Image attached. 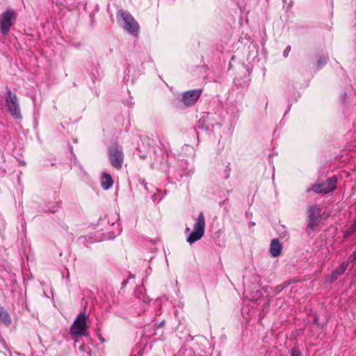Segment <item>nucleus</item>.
<instances>
[{"label":"nucleus","instance_id":"obj_1","mask_svg":"<svg viewBox=\"0 0 356 356\" xmlns=\"http://www.w3.org/2000/svg\"><path fill=\"white\" fill-rule=\"evenodd\" d=\"M88 315L85 312H81L74 320L70 333L72 337L76 338L80 336H87L88 325H87Z\"/></svg>","mask_w":356,"mask_h":356},{"label":"nucleus","instance_id":"obj_2","mask_svg":"<svg viewBox=\"0 0 356 356\" xmlns=\"http://www.w3.org/2000/svg\"><path fill=\"white\" fill-rule=\"evenodd\" d=\"M117 15L122 19L123 22L122 27L126 31L134 35L138 34L140 26L130 13L124 10H120L118 11Z\"/></svg>","mask_w":356,"mask_h":356},{"label":"nucleus","instance_id":"obj_3","mask_svg":"<svg viewBox=\"0 0 356 356\" xmlns=\"http://www.w3.org/2000/svg\"><path fill=\"white\" fill-rule=\"evenodd\" d=\"M205 218L202 212H200L198 217L195 219L193 231L187 237V242L190 244L200 240L204 234Z\"/></svg>","mask_w":356,"mask_h":356},{"label":"nucleus","instance_id":"obj_4","mask_svg":"<svg viewBox=\"0 0 356 356\" xmlns=\"http://www.w3.org/2000/svg\"><path fill=\"white\" fill-rule=\"evenodd\" d=\"M325 214L323 209L319 206L315 204L310 206L308 208L307 216L308 222L307 228L309 230L314 231L315 229L318 226L319 219Z\"/></svg>","mask_w":356,"mask_h":356},{"label":"nucleus","instance_id":"obj_5","mask_svg":"<svg viewBox=\"0 0 356 356\" xmlns=\"http://www.w3.org/2000/svg\"><path fill=\"white\" fill-rule=\"evenodd\" d=\"M337 183V179L335 176H333L323 183L313 185L312 188L307 189V192L312 191L316 193L327 194L336 188Z\"/></svg>","mask_w":356,"mask_h":356},{"label":"nucleus","instance_id":"obj_6","mask_svg":"<svg viewBox=\"0 0 356 356\" xmlns=\"http://www.w3.org/2000/svg\"><path fill=\"white\" fill-rule=\"evenodd\" d=\"M16 18L17 14L13 10H7L0 15V31L2 34L8 33Z\"/></svg>","mask_w":356,"mask_h":356},{"label":"nucleus","instance_id":"obj_7","mask_svg":"<svg viewBox=\"0 0 356 356\" xmlns=\"http://www.w3.org/2000/svg\"><path fill=\"white\" fill-rule=\"evenodd\" d=\"M6 103L12 116L16 119H21L22 115L17 97L16 95L13 93L10 90H8L7 91Z\"/></svg>","mask_w":356,"mask_h":356},{"label":"nucleus","instance_id":"obj_8","mask_svg":"<svg viewBox=\"0 0 356 356\" xmlns=\"http://www.w3.org/2000/svg\"><path fill=\"white\" fill-rule=\"evenodd\" d=\"M109 160L112 165L116 169H120L124 160L122 147L116 145L109 149Z\"/></svg>","mask_w":356,"mask_h":356},{"label":"nucleus","instance_id":"obj_9","mask_svg":"<svg viewBox=\"0 0 356 356\" xmlns=\"http://www.w3.org/2000/svg\"><path fill=\"white\" fill-rule=\"evenodd\" d=\"M201 89L188 90L183 94L182 102L186 106H191L195 104L202 94Z\"/></svg>","mask_w":356,"mask_h":356},{"label":"nucleus","instance_id":"obj_10","mask_svg":"<svg viewBox=\"0 0 356 356\" xmlns=\"http://www.w3.org/2000/svg\"><path fill=\"white\" fill-rule=\"evenodd\" d=\"M282 248V244L276 238L273 239L270 245V253L272 257H276L280 254Z\"/></svg>","mask_w":356,"mask_h":356},{"label":"nucleus","instance_id":"obj_11","mask_svg":"<svg viewBox=\"0 0 356 356\" xmlns=\"http://www.w3.org/2000/svg\"><path fill=\"white\" fill-rule=\"evenodd\" d=\"M113 180L111 176L106 172H103L101 177V186L104 190H108L112 187Z\"/></svg>","mask_w":356,"mask_h":356},{"label":"nucleus","instance_id":"obj_12","mask_svg":"<svg viewBox=\"0 0 356 356\" xmlns=\"http://www.w3.org/2000/svg\"><path fill=\"white\" fill-rule=\"evenodd\" d=\"M0 323H3L6 325L10 323L9 315L3 307H0Z\"/></svg>","mask_w":356,"mask_h":356},{"label":"nucleus","instance_id":"obj_13","mask_svg":"<svg viewBox=\"0 0 356 356\" xmlns=\"http://www.w3.org/2000/svg\"><path fill=\"white\" fill-rule=\"evenodd\" d=\"M348 262H343L341 264V266L335 270V274H338L339 275H342L348 268Z\"/></svg>","mask_w":356,"mask_h":356},{"label":"nucleus","instance_id":"obj_14","mask_svg":"<svg viewBox=\"0 0 356 356\" xmlns=\"http://www.w3.org/2000/svg\"><path fill=\"white\" fill-rule=\"evenodd\" d=\"M327 56H322L319 57V58L317 60V67L318 69L323 67L327 63Z\"/></svg>","mask_w":356,"mask_h":356},{"label":"nucleus","instance_id":"obj_15","mask_svg":"<svg viewBox=\"0 0 356 356\" xmlns=\"http://www.w3.org/2000/svg\"><path fill=\"white\" fill-rule=\"evenodd\" d=\"M355 260H356V250L349 256L346 262H348V264L349 263H352V262L355 261Z\"/></svg>","mask_w":356,"mask_h":356},{"label":"nucleus","instance_id":"obj_16","mask_svg":"<svg viewBox=\"0 0 356 356\" xmlns=\"http://www.w3.org/2000/svg\"><path fill=\"white\" fill-rule=\"evenodd\" d=\"M290 356H303L302 353L298 350H291Z\"/></svg>","mask_w":356,"mask_h":356},{"label":"nucleus","instance_id":"obj_17","mask_svg":"<svg viewBox=\"0 0 356 356\" xmlns=\"http://www.w3.org/2000/svg\"><path fill=\"white\" fill-rule=\"evenodd\" d=\"M291 50V46H287L285 49L284 50L283 55L284 57H287L289 55V53Z\"/></svg>","mask_w":356,"mask_h":356},{"label":"nucleus","instance_id":"obj_18","mask_svg":"<svg viewBox=\"0 0 356 356\" xmlns=\"http://www.w3.org/2000/svg\"><path fill=\"white\" fill-rule=\"evenodd\" d=\"M339 276V275L338 274H335V270L333 271L330 275L331 282H333L334 280H337Z\"/></svg>","mask_w":356,"mask_h":356},{"label":"nucleus","instance_id":"obj_19","mask_svg":"<svg viewBox=\"0 0 356 356\" xmlns=\"http://www.w3.org/2000/svg\"><path fill=\"white\" fill-rule=\"evenodd\" d=\"M354 232L351 231L350 227H348L345 232V236H348L353 234Z\"/></svg>","mask_w":356,"mask_h":356},{"label":"nucleus","instance_id":"obj_20","mask_svg":"<svg viewBox=\"0 0 356 356\" xmlns=\"http://www.w3.org/2000/svg\"><path fill=\"white\" fill-rule=\"evenodd\" d=\"M84 348H85V345H81L79 347V350H81V351H83Z\"/></svg>","mask_w":356,"mask_h":356},{"label":"nucleus","instance_id":"obj_21","mask_svg":"<svg viewBox=\"0 0 356 356\" xmlns=\"http://www.w3.org/2000/svg\"><path fill=\"white\" fill-rule=\"evenodd\" d=\"M189 231H190V228L187 227V228L186 229V232H189Z\"/></svg>","mask_w":356,"mask_h":356}]
</instances>
